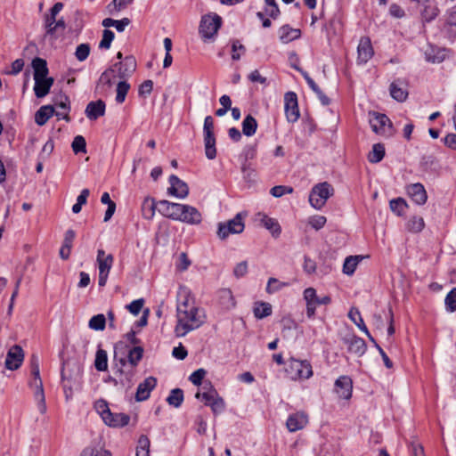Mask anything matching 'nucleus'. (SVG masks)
I'll use <instances>...</instances> for the list:
<instances>
[{"label": "nucleus", "mask_w": 456, "mask_h": 456, "mask_svg": "<svg viewBox=\"0 0 456 456\" xmlns=\"http://www.w3.org/2000/svg\"><path fill=\"white\" fill-rule=\"evenodd\" d=\"M333 194L334 189L329 183H320L312 188L309 203L315 209H321Z\"/></svg>", "instance_id": "4"}, {"label": "nucleus", "mask_w": 456, "mask_h": 456, "mask_svg": "<svg viewBox=\"0 0 456 456\" xmlns=\"http://www.w3.org/2000/svg\"><path fill=\"white\" fill-rule=\"evenodd\" d=\"M209 406L211 407L214 414H218L224 411L225 403L224 400L217 395Z\"/></svg>", "instance_id": "61"}, {"label": "nucleus", "mask_w": 456, "mask_h": 456, "mask_svg": "<svg viewBox=\"0 0 456 456\" xmlns=\"http://www.w3.org/2000/svg\"><path fill=\"white\" fill-rule=\"evenodd\" d=\"M217 395H218L217 391L213 387L211 383H209V390L208 391H206L203 393L198 392L195 396H196V398L201 399L202 401H204L205 405L209 406L211 404V403L214 401V399L216 397Z\"/></svg>", "instance_id": "44"}, {"label": "nucleus", "mask_w": 456, "mask_h": 456, "mask_svg": "<svg viewBox=\"0 0 456 456\" xmlns=\"http://www.w3.org/2000/svg\"><path fill=\"white\" fill-rule=\"evenodd\" d=\"M94 409L101 415L102 420L109 418L108 416H111V411L109 408L108 403L103 399H100L95 402Z\"/></svg>", "instance_id": "49"}, {"label": "nucleus", "mask_w": 456, "mask_h": 456, "mask_svg": "<svg viewBox=\"0 0 456 456\" xmlns=\"http://www.w3.org/2000/svg\"><path fill=\"white\" fill-rule=\"evenodd\" d=\"M72 151L75 154L86 151V139L82 135L75 136L72 143H71Z\"/></svg>", "instance_id": "51"}, {"label": "nucleus", "mask_w": 456, "mask_h": 456, "mask_svg": "<svg viewBox=\"0 0 456 456\" xmlns=\"http://www.w3.org/2000/svg\"><path fill=\"white\" fill-rule=\"evenodd\" d=\"M403 82L400 80L394 81L390 85V94L397 102H403L408 96V92L402 86Z\"/></svg>", "instance_id": "29"}, {"label": "nucleus", "mask_w": 456, "mask_h": 456, "mask_svg": "<svg viewBox=\"0 0 456 456\" xmlns=\"http://www.w3.org/2000/svg\"><path fill=\"white\" fill-rule=\"evenodd\" d=\"M385 156V147L382 143H375L372 146V150L370 151L368 155V160L370 163H379L380 162Z\"/></svg>", "instance_id": "37"}, {"label": "nucleus", "mask_w": 456, "mask_h": 456, "mask_svg": "<svg viewBox=\"0 0 456 456\" xmlns=\"http://www.w3.org/2000/svg\"><path fill=\"white\" fill-rule=\"evenodd\" d=\"M308 423L307 415L304 412L290 414L287 419L286 426L289 432H297L303 429Z\"/></svg>", "instance_id": "19"}, {"label": "nucleus", "mask_w": 456, "mask_h": 456, "mask_svg": "<svg viewBox=\"0 0 456 456\" xmlns=\"http://www.w3.org/2000/svg\"><path fill=\"white\" fill-rule=\"evenodd\" d=\"M447 18L444 24V29L448 34L452 33V27H456V6L452 7L446 12Z\"/></svg>", "instance_id": "50"}, {"label": "nucleus", "mask_w": 456, "mask_h": 456, "mask_svg": "<svg viewBox=\"0 0 456 456\" xmlns=\"http://www.w3.org/2000/svg\"><path fill=\"white\" fill-rule=\"evenodd\" d=\"M88 326L94 330H103L106 327L105 315H93L89 321Z\"/></svg>", "instance_id": "48"}, {"label": "nucleus", "mask_w": 456, "mask_h": 456, "mask_svg": "<svg viewBox=\"0 0 456 456\" xmlns=\"http://www.w3.org/2000/svg\"><path fill=\"white\" fill-rule=\"evenodd\" d=\"M81 456H111V453L109 451L94 448L84 450Z\"/></svg>", "instance_id": "64"}, {"label": "nucleus", "mask_w": 456, "mask_h": 456, "mask_svg": "<svg viewBox=\"0 0 456 456\" xmlns=\"http://www.w3.org/2000/svg\"><path fill=\"white\" fill-rule=\"evenodd\" d=\"M284 109L286 118L290 123H295L299 118L297 96L294 92H288L284 95Z\"/></svg>", "instance_id": "9"}, {"label": "nucleus", "mask_w": 456, "mask_h": 456, "mask_svg": "<svg viewBox=\"0 0 456 456\" xmlns=\"http://www.w3.org/2000/svg\"><path fill=\"white\" fill-rule=\"evenodd\" d=\"M362 260L360 256H349L345 259L343 265V273L346 275H352L359 262Z\"/></svg>", "instance_id": "38"}, {"label": "nucleus", "mask_w": 456, "mask_h": 456, "mask_svg": "<svg viewBox=\"0 0 456 456\" xmlns=\"http://www.w3.org/2000/svg\"><path fill=\"white\" fill-rule=\"evenodd\" d=\"M292 191L293 188L290 186L276 185L271 189L270 193L275 198H280L285 194L291 193Z\"/></svg>", "instance_id": "60"}, {"label": "nucleus", "mask_w": 456, "mask_h": 456, "mask_svg": "<svg viewBox=\"0 0 456 456\" xmlns=\"http://www.w3.org/2000/svg\"><path fill=\"white\" fill-rule=\"evenodd\" d=\"M207 371L204 369H198L193 371L190 377L189 380L195 386H200L202 383V380L206 375Z\"/></svg>", "instance_id": "63"}, {"label": "nucleus", "mask_w": 456, "mask_h": 456, "mask_svg": "<svg viewBox=\"0 0 456 456\" xmlns=\"http://www.w3.org/2000/svg\"><path fill=\"white\" fill-rule=\"evenodd\" d=\"M261 224H263L272 235L275 238L279 237L281 232V225L278 221L274 218H271L265 214H258Z\"/></svg>", "instance_id": "25"}, {"label": "nucleus", "mask_w": 456, "mask_h": 456, "mask_svg": "<svg viewBox=\"0 0 456 456\" xmlns=\"http://www.w3.org/2000/svg\"><path fill=\"white\" fill-rule=\"evenodd\" d=\"M96 260L98 263L99 273H110L114 262L113 256L111 254H106L103 249H98Z\"/></svg>", "instance_id": "24"}, {"label": "nucleus", "mask_w": 456, "mask_h": 456, "mask_svg": "<svg viewBox=\"0 0 456 456\" xmlns=\"http://www.w3.org/2000/svg\"><path fill=\"white\" fill-rule=\"evenodd\" d=\"M130 89V85L126 81L122 80L119 81L117 85L116 88V102L118 103H123L126 100V94Z\"/></svg>", "instance_id": "43"}, {"label": "nucleus", "mask_w": 456, "mask_h": 456, "mask_svg": "<svg viewBox=\"0 0 456 456\" xmlns=\"http://www.w3.org/2000/svg\"><path fill=\"white\" fill-rule=\"evenodd\" d=\"M94 367L98 371H105L108 368L107 352L98 349L95 354Z\"/></svg>", "instance_id": "40"}, {"label": "nucleus", "mask_w": 456, "mask_h": 456, "mask_svg": "<svg viewBox=\"0 0 456 456\" xmlns=\"http://www.w3.org/2000/svg\"><path fill=\"white\" fill-rule=\"evenodd\" d=\"M183 205L163 200L158 202V211L165 217L179 221Z\"/></svg>", "instance_id": "13"}, {"label": "nucleus", "mask_w": 456, "mask_h": 456, "mask_svg": "<svg viewBox=\"0 0 456 456\" xmlns=\"http://www.w3.org/2000/svg\"><path fill=\"white\" fill-rule=\"evenodd\" d=\"M115 37L114 33L110 29H104L102 33V38L99 44V48L101 49H109L110 47L111 42Z\"/></svg>", "instance_id": "56"}, {"label": "nucleus", "mask_w": 456, "mask_h": 456, "mask_svg": "<svg viewBox=\"0 0 456 456\" xmlns=\"http://www.w3.org/2000/svg\"><path fill=\"white\" fill-rule=\"evenodd\" d=\"M205 154L208 159H214L216 157V137L215 134H203Z\"/></svg>", "instance_id": "32"}, {"label": "nucleus", "mask_w": 456, "mask_h": 456, "mask_svg": "<svg viewBox=\"0 0 456 456\" xmlns=\"http://www.w3.org/2000/svg\"><path fill=\"white\" fill-rule=\"evenodd\" d=\"M222 26V18L216 14H208L201 18L199 33L204 42L213 41Z\"/></svg>", "instance_id": "3"}, {"label": "nucleus", "mask_w": 456, "mask_h": 456, "mask_svg": "<svg viewBox=\"0 0 456 456\" xmlns=\"http://www.w3.org/2000/svg\"><path fill=\"white\" fill-rule=\"evenodd\" d=\"M335 391L342 399L348 400L352 397L353 381L348 376H340L335 381Z\"/></svg>", "instance_id": "17"}, {"label": "nucleus", "mask_w": 456, "mask_h": 456, "mask_svg": "<svg viewBox=\"0 0 456 456\" xmlns=\"http://www.w3.org/2000/svg\"><path fill=\"white\" fill-rule=\"evenodd\" d=\"M30 372L33 376V380L29 383V386L36 388L34 395L35 399L37 401L38 411L40 413L44 414L46 411L45 397L43 382L40 378L39 359L36 354H32L30 358Z\"/></svg>", "instance_id": "1"}, {"label": "nucleus", "mask_w": 456, "mask_h": 456, "mask_svg": "<svg viewBox=\"0 0 456 456\" xmlns=\"http://www.w3.org/2000/svg\"><path fill=\"white\" fill-rule=\"evenodd\" d=\"M55 105L58 109H60V110H54L56 117L59 119L62 118L69 122L70 120L69 116V111L70 110L69 98L64 96L63 100H61L60 102H56Z\"/></svg>", "instance_id": "33"}, {"label": "nucleus", "mask_w": 456, "mask_h": 456, "mask_svg": "<svg viewBox=\"0 0 456 456\" xmlns=\"http://www.w3.org/2000/svg\"><path fill=\"white\" fill-rule=\"evenodd\" d=\"M286 364L285 372L292 380L308 379L313 376V368L307 360L291 357Z\"/></svg>", "instance_id": "2"}, {"label": "nucleus", "mask_w": 456, "mask_h": 456, "mask_svg": "<svg viewBox=\"0 0 456 456\" xmlns=\"http://www.w3.org/2000/svg\"><path fill=\"white\" fill-rule=\"evenodd\" d=\"M390 209L397 216H402L406 208V201L402 198L393 199L389 202Z\"/></svg>", "instance_id": "46"}, {"label": "nucleus", "mask_w": 456, "mask_h": 456, "mask_svg": "<svg viewBox=\"0 0 456 456\" xmlns=\"http://www.w3.org/2000/svg\"><path fill=\"white\" fill-rule=\"evenodd\" d=\"M34 92L37 98H43L47 95L54 82L53 78L50 77L34 78Z\"/></svg>", "instance_id": "22"}, {"label": "nucleus", "mask_w": 456, "mask_h": 456, "mask_svg": "<svg viewBox=\"0 0 456 456\" xmlns=\"http://www.w3.org/2000/svg\"><path fill=\"white\" fill-rule=\"evenodd\" d=\"M193 327L186 322L184 316L178 318L177 323L175 328V333L176 337H183L191 330H193Z\"/></svg>", "instance_id": "42"}, {"label": "nucleus", "mask_w": 456, "mask_h": 456, "mask_svg": "<svg viewBox=\"0 0 456 456\" xmlns=\"http://www.w3.org/2000/svg\"><path fill=\"white\" fill-rule=\"evenodd\" d=\"M421 5L423 6L421 17L425 22H431L438 16L440 10L436 5H431L429 3Z\"/></svg>", "instance_id": "34"}, {"label": "nucleus", "mask_w": 456, "mask_h": 456, "mask_svg": "<svg viewBox=\"0 0 456 456\" xmlns=\"http://www.w3.org/2000/svg\"><path fill=\"white\" fill-rule=\"evenodd\" d=\"M367 350V345L364 339L362 338H358V339L355 340L353 346L351 348H348V353L354 354L358 357L362 356Z\"/></svg>", "instance_id": "45"}, {"label": "nucleus", "mask_w": 456, "mask_h": 456, "mask_svg": "<svg viewBox=\"0 0 456 456\" xmlns=\"http://www.w3.org/2000/svg\"><path fill=\"white\" fill-rule=\"evenodd\" d=\"M183 398V391L181 388H174L167 396V402L169 405L178 408L182 405Z\"/></svg>", "instance_id": "39"}, {"label": "nucleus", "mask_w": 456, "mask_h": 456, "mask_svg": "<svg viewBox=\"0 0 456 456\" xmlns=\"http://www.w3.org/2000/svg\"><path fill=\"white\" fill-rule=\"evenodd\" d=\"M257 128V122L251 115H247L242 122V133L246 136H252L255 134Z\"/></svg>", "instance_id": "36"}, {"label": "nucleus", "mask_w": 456, "mask_h": 456, "mask_svg": "<svg viewBox=\"0 0 456 456\" xmlns=\"http://www.w3.org/2000/svg\"><path fill=\"white\" fill-rule=\"evenodd\" d=\"M53 114L54 108L53 106H42L35 114V122L38 126H44Z\"/></svg>", "instance_id": "28"}, {"label": "nucleus", "mask_w": 456, "mask_h": 456, "mask_svg": "<svg viewBox=\"0 0 456 456\" xmlns=\"http://www.w3.org/2000/svg\"><path fill=\"white\" fill-rule=\"evenodd\" d=\"M218 298L220 305L226 310H230L235 305L232 293L228 289L220 290Z\"/></svg>", "instance_id": "35"}, {"label": "nucleus", "mask_w": 456, "mask_h": 456, "mask_svg": "<svg viewBox=\"0 0 456 456\" xmlns=\"http://www.w3.org/2000/svg\"><path fill=\"white\" fill-rule=\"evenodd\" d=\"M425 227L424 219L420 216H413L407 223V229L412 232H419Z\"/></svg>", "instance_id": "47"}, {"label": "nucleus", "mask_w": 456, "mask_h": 456, "mask_svg": "<svg viewBox=\"0 0 456 456\" xmlns=\"http://www.w3.org/2000/svg\"><path fill=\"white\" fill-rule=\"evenodd\" d=\"M444 304L449 312L456 311V288H453L445 297Z\"/></svg>", "instance_id": "55"}, {"label": "nucleus", "mask_w": 456, "mask_h": 456, "mask_svg": "<svg viewBox=\"0 0 456 456\" xmlns=\"http://www.w3.org/2000/svg\"><path fill=\"white\" fill-rule=\"evenodd\" d=\"M194 298L189 290L183 289L177 295V314H197Z\"/></svg>", "instance_id": "8"}, {"label": "nucleus", "mask_w": 456, "mask_h": 456, "mask_svg": "<svg viewBox=\"0 0 456 456\" xmlns=\"http://www.w3.org/2000/svg\"><path fill=\"white\" fill-rule=\"evenodd\" d=\"M104 419V423L112 428H123L128 425L130 417L126 413H113Z\"/></svg>", "instance_id": "27"}, {"label": "nucleus", "mask_w": 456, "mask_h": 456, "mask_svg": "<svg viewBox=\"0 0 456 456\" xmlns=\"http://www.w3.org/2000/svg\"><path fill=\"white\" fill-rule=\"evenodd\" d=\"M327 222V219L323 216H314L309 218V224L316 231L322 229Z\"/></svg>", "instance_id": "62"}, {"label": "nucleus", "mask_w": 456, "mask_h": 456, "mask_svg": "<svg viewBox=\"0 0 456 456\" xmlns=\"http://www.w3.org/2000/svg\"><path fill=\"white\" fill-rule=\"evenodd\" d=\"M357 62L359 64H365L370 60L374 54V50L371 45L370 37H363L360 39L357 47Z\"/></svg>", "instance_id": "15"}, {"label": "nucleus", "mask_w": 456, "mask_h": 456, "mask_svg": "<svg viewBox=\"0 0 456 456\" xmlns=\"http://www.w3.org/2000/svg\"><path fill=\"white\" fill-rule=\"evenodd\" d=\"M144 349L142 346H136L128 350L127 360L121 358L119 360L122 366L126 364V362L132 366L136 367L143 357Z\"/></svg>", "instance_id": "23"}, {"label": "nucleus", "mask_w": 456, "mask_h": 456, "mask_svg": "<svg viewBox=\"0 0 456 456\" xmlns=\"http://www.w3.org/2000/svg\"><path fill=\"white\" fill-rule=\"evenodd\" d=\"M369 116V122L374 133L387 137L393 135V125L387 115L378 112H370Z\"/></svg>", "instance_id": "5"}, {"label": "nucleus", "mask_w": 456, "mask_h": 456, "mask_svg": "<svg viewBox=\"0 0 456 456\" xmlns=\"http://www.w3.org/2000/svg\"><path fill=\"white\" fill-rule=\"evenodd\" d=\"M180 212H182L180 214V222L189 224H200L202 221V215L195 207L183 204Z\"/></svg>", "instance_id": "16"}, {"label": "nucleus", "mask_w": 456, "mask_h": 456, "mask_svg": "<svg viewBox=\"0 0 456 456\" xmlns=\"http://www.w3.org/2000/svg\"><path fill=\"white\" fill-rule=\"evenodd\" d=\"M117 76L120 79H126L132 76L136 69V60L133 55H128L124 58L122 61H118L112 66Z\"/></svg>", "instance_id": "11"}, {"label": "nucleus", "mask_w": 456, "mask_h": 456, "mask_svg": "<svg viewBox=\"0 0 456 456\" xmlns=\"http://www.w3.org/2000/svg\"><path fill=\"white\" fill-rule=\"evenodd\" d=\"M156 208H158V204H156L154 199L151 197L145 198L142 204V216L148 220L152 219L155 215Z\"/></svg>", "instance_id": "31"}, {"label": "nucleus", "mask_w": 456, "mask_h": 456, "mask_svg": "<svg viewBox=\"0 0 456 456\" xmlns=\"http://www.w3.org/2000/svg\"><path fill=\"white\" fill-rule=\"evenodd\" d=\"M245 224L241 213H238L227 223H219L217 235L221 240L226 239L230 234H239L243 232Z\"/></svg>", "instance_id": "6"}, {"label": "nucleus", "mask_w": 456, "mask_h": 456, "mask_svg": "<svg viewBox=\"0 0 456 456\" xmlns=\"http://www.w3.org/2000/svg\"><path fill=\"white\" fill-rule=\"evenodd\" d=\"M90 45L89 44H80L77 46L75 56L77 61H84L87 59L90 54Z\"/></svg>", "instance_id": "52"}, {"label": "nucleus", "mask_w": 456, "mask_h": 456, "mask_svg": "<svg viewBox=\"0 0 456 456\" xmlns=\"http://www.w3.org/2000/svg\"><path fill=\"white\" fill-rule=\"evenodd\" d=\"M157 386V379L155 377L150 376L146 378L142 382L138 385L135 400L137 402H142L147 400L150 397L151 392Z\"/></svg>", "instance_id": "18"}, {"label": "nucleus", "mask_w": 456, "mask_h": 456, "mask_svg": "<svg viewBox=\"0 0 456 456\" xmlns=\"http://www.w3.org/2000/svg\"><path fill=\"white\" fill-rule=\"evenodd\" d=\"M24 359V353L19 345L12 346L5 358V368L10 370H15L20 367Z\"/></svg>", "instance_id": "14"}, {"label": "nucleus", "mask_w": 456, "mask_h": 456, "mask_svg": "<svg viewBox=\"0 0 456 456\" xmlns=\"http://www.w3.org/2000/svg\"><path fill=\"white\" fill-rule=\"evenodd\" d=\"M191 264V262L188 258L187 254L185 252H182L178 256L177 262L175 263V268L179 272H184L189 268Z\"/></svg>", "instance_id": "57"}, {"label": "nucleus", "mask_w": 456, "mask_h": 456, "mask_svg": "<svg viewBox=\"0 0 456 456\" xmlns=\"http://www.w3.org/2000/svg\"><path fill=\"white\" fill-rule=\"evenodd\" d=\"M68 367L64 365L61 369L62 387L67 399L72 396L73 386L78 384L81 379V370L78 366H77V371L74 374L69 372Z\"/></svg>", "instance_id": "7"}, {"label": "nucleus", "mask_w": 456, "mask_h": 456, "mask_svg": "<svg viewBox=\"0 0 456 456\" xmlns=\"http://www.w3.org/2000/svg\"><path fill=\"white\" fill-rule=\"evenodd\" d=\"M287 283L280 281L276 278H270L266 285V292L269 294L275 293L285 287Z\"/></svg>", "instance_id": "54"}, {"label": "nucleus", "mask_w": 456, "mask_h": 456, "mask_svg": "<svg viewBox=\"0 0 456 456\" xmlns=\"http://www.w3.org/2000/svg\"><path fill=\"white\" fill-rule=\"evenodd\" d=\"M31 65L34 69V78L47 77L49 70L45 60L39 57H36L32 61Z\"/></svg>", "instance_id": "30"}, {"label": "nucleus", "mask_w": 456, "mask_h": 456, "mask_svg": "<svg viewBox=\"0 0 456 456\" xmlns=\"http://www.w3.org/2000/svg\"><path fill=\"white\" fill-rule=\"evenodd\" d=\"M106 104L102 100L90 102L85 110L86 116L90 120H96L105 114Z\"/></svg>", "instance_id": "20"}, {"label": "nucleus", "mask_w": 456, "mask_h": 456, "mask_svg": "<svg viewBox=\"0 0 456 456\" xmlns=\"http://www.w3.org/2000/svg\"><path fill=\"white\" fill-rule=\"evenodd\" d=\"M301 37V31L297 28H293L289 25H283L279 29V38L284 43H289L295 39H297Z\"/></svg>", "instance_id": "26"}, {"label": "nucleus", "mask_w": 456, "mask_h": 456, "mask_svg": "<svg viewBox=\"0 0 456 456\" xmlns=\"http://www.w3.org/2000/svg\"><path fill=\"white\" fill-rule=\"evenodd\" d=\"M186 322L191 324L194 330L200 328L203 323L206 322L207 315H183Z\"/></svg>", "instance_id": "58"}, {"label": "nucleus", "mask_w": 456, "mask_h": 456, "mask_svg": "<svg viewBox=\"0 0 456 456\" xmlns=\"http://www.w3.org/2000/svg\"><path fill=\"white\" fill-rule=\"evenodd\" d=\"M238 52H240L242 54H244L246 53V48L238 39H234L232 41V59L233 61H238L240 59L241 54Z\"/></svg>", "instance_id": "53"}, {"label": "nucleus", "mask_w": 456, "mask_h": 456, "mask_svg": "<svg viewBox=\"0 0 456 456\" xmlns=\"http://www.w3.org/2000/svg\"><path fill=\"white\" fill-rule=\"evenodd\" d=\"M407 192L416 204L423 205L427 202V191L421 183H416L409 185L407 188Z\"/></svg>", "instance_id": "21"}, {"label": "nucleus", "mask_w": 456, "mask_h": 456, "mask_svg": "<svg viewBox=\"0 0 456 456\" xmlns=\"http://www.w3.org/2000/svg\"><path fill=\"white\" fill-rule=\"evenodd\" d=\"M115 73V69L110 67L101 74L95 86L96 94L106 95L109 93L114 84Z\"/></svg>", "instance_id": "10"}, {"label": "nucleus", "mask_w": 456, "mask_h": 456, "mask_svg": "<svg viewBox=\"0 0 456 456\" xmlns=\"http://www.w3.org/2000/svg\"><path fill=\"white\" fill-rule=\"evenodd\" d=\"M169 183L170 186L167 189V193L178 199H185L189 194V186L188 184L181 180L175 175H171L169 176Z\"/></svg>", "instance_id": "12"}, {"label": "nucleus", "mask_w": 456, "mask_h": 456, "mask_svg": "<svg viewBox=\"0 0 456 456\" xmlns=\"http://www.w3.org/2000/svg\"><path fill=\"white\" fill-rule=\"evenodd\" d=\"M243 161L248 162L256 156V144H249L244 147L241 154Z\"/></svg>", "instance_id": "59"}, {"label": "nucleus", "mask_w": 456, "mask_h": 456, "mask_svg": "<svg viewBox=\"0 0 456 456\" xmlns=\"http://www.w3.org/2000/svg\"><path fill=\"white\" fill-rule=\"evenodd\" d=\"M304 297L306 301L307 314H314L315 300L317 299L316 290L313 288L305 289Z\"/></svg>", "instance_id": "41"}]
</instances>
